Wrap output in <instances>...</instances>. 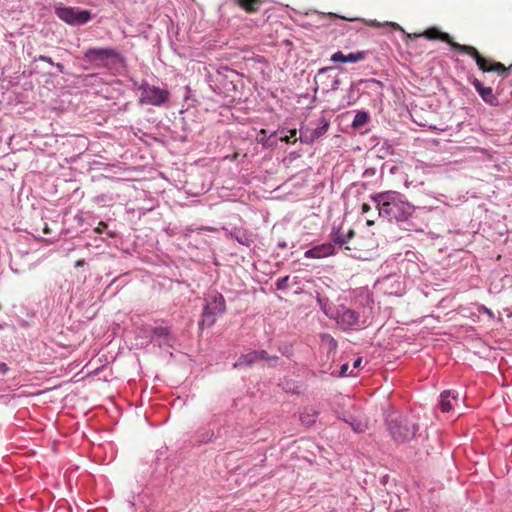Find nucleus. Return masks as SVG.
<instances>
[{
	"label": "nucleus",
	"instance_id": "obj_1",
	"mask_svg": "<svg viewBox=\"0 0 512 512\" xmlns=\"http://www.w3.org/2000/svg\"><path fill=\"white\" fill-rule=\"evenodd\" d=\"M419 37H424L428 40H440L448 43L452 49L456 50L459 53L469 55L474 58L477 66L483 72H497L500 76L506 77L508 72L512 69V64L509 67H506L504 64L500 62H493L489 59L483 57L478 50L469 45H462L453 40V38L446 32H442L437 27H431L426 29L422 33H413L407 34V38L409 39H417Z\"/></svg>",
	"mask_w": 512,
	"mask_h": 512
},
{
	"label": "nucleus",
	"instance_id": "obj_2",
	"mask_svg": "<svg viewBox=\"0 0 512 512\" xmlns=\"http://www.w3.org/2000/svg\"><path fill=\"white\" fill-rule=\"evenodd\" d=\"M401 197V194L396 191L379 193L378 204L374 208L379 206L381 216H386L390 220H405L409 214L410 207Z\"/></svg>",
	"mask_w": 512,
	"mask_h": 512
},
{
	"label": "nucleus",
	"instance_id": "obj_3",
	"mask_svg": "<svg viewBox=\"0 0 512 512\" xmlns=\"http://www.w3.org/2000/svg\"><path fill=\"white\" fill-rule=\"evenodd\" d=\"M204 302L205 304L199 326L209 328L215 324L219 316L225 313L226 302L224 296L215 290L209 291L205 295Z\"/></svg>",
	"mask_w": 512,
	"mask_h": 512
},
{
	"label": "nucleus",
	"instance_id": "obj_4",
	"mask_svg": "<svg viewBox=\"0 0 512 512\" xmlns=\"http://www.w3.org/2000/svg\"><path fill=\"white\" fill-rule=\"evenodd\" d=\"M83 59L97 68H112L123 62V57L119 51L110 47L88 48Z\"/></svg>",
	"mask_w": 512,
	"mask_h": 512
},
{
	"label": "nucleus",
	"instance_id": "obj_5",
	"mask_svg": "<svg viewBox=\"0 0 512 512\" xmlns=\"http://www.w3.org/2000/svg\"><path fill=\"white\" fill-rule=\"evenodd\" d=\"M388 427L393 439L398 442L409 441L418 430L415 424L410 423L408 419L401 415L390 416Z\"/></svg>",
	"mask_w": 512,
	"mask_h": 512
},
{
	"label": "nucleus",
	"instance_id": "obj_6",
	"mask_svg": "<svg viewBox=\"0 0 512 512\" xmlns=\"http://www.w3.org/2000/svg\"><path fill=\"white\" fill-rule=\"evenodd\" d=\"M140 91L139 102L145 105L161 106L165 104L170 97V93L166 89L150 85L143 82L139 87Z\"/></svg>",
	"mask_w": 512,
	"mask_h": 512
},
{
	"label": "nucleus",
	"instance_id": "obj_7",
	"mask_svg": "<svg viewBox=\"0 0 512 512\" xmlns=\"http://www.w3.org/2000/svg\"><path fill=\"white\" fill-rule=\"evenodd\" d=\"M55 13L58 18L70 25H83L91 19L89 11L78 8L58 7Z\"/></svg>",
	"mask_w": 512,
	"mask_h": 512
},
{
	"label": "nucleus",
	"instance_id": "obj_8",
	"mask_svg": "<svg viewBox=\"0 0 512 512\" xmlns=\"http://www.w3.org/2000/svg\"><path fill=\"white\" fill-rule=\"evenodd\" d=\"M330 126L329 121L321 117L316 127L305 126L300 128L299 140L305 144H311L321 136H323Z\"/></svg>",
	"mask_w": 512,
	"mask_h": 512
},
{
	"label": "nucleus",
	"instance_id": "obj_9",
	"mask_svg": "<svg viewBox=\"0 0 512 512\" xmlns=\"http://www.w3.org/2000/svg\"><path fill=\"white\" fill-rule=\"evenodd\" d=\"M378 204V194L371 197L370 202H364L361 205V215L359 221H364L367 226L374 224V219L380 214V207L374 208Z\"/></svg>",
	"mask_w": 512,
	"mask_h": 512
},
{
	"label": "nucleus",
	"instance_id": "obj_10",
	"mask_svg": "<svg viewBox=\"0 0 512 512\" xmlns=\"http://www.w3.org/2000/svg\"><path fill=\"white\" fill-rule=\"evenodd\" d=\"M335 253V248L332 243H322L319 245H315L312 248L306 250L304 252L305 258H313V259H322L333 255Z\"/></svg>",
	"mask_w": 512,
	"mask_h": 512
},
{
	"label": "nucleus",
	"instance_id": "obj_11",
	"mask_svg": "<svg viewBox=\"0 0 512 512\" xmlns=\"http://www.w3.org/2000/svg\"><path fill=\"white\" fill-rule=\"evenodd\" d=\"M471 83L485 103H487L490 106H498L499 101L497 97L493 94V90L491 87H485L482 84V82L477 78H474Z\"/></svg>",
	"mask_w": 512,
	"mask_h": 512
},
{
	"label": "nucleus",
	"instance_id": "obj_12",
	"mask_svg": "<svg viewBox=\"0 0 512 512\" xmlns=\"http://www.w3.org/2000/svg\"><path fill=\"white\" fill-rule=\"evenodd\" d=\"M459 394L451 390H445L440 394V409L449 412L459 402Z\"/></svg>",
	"mask_w": 512,
	"mask_h": 512
},
{
	"label": "nucleus",
	"instance_id": "obj_13",
	"mask_svg": "<svg viewBox=\"0 0 512 512\" xmlns=\"http://www.w3.org/2000/svg\"><path fill=\"white\" fill-rule=\"evenodd\" d=\"M259 362L257 359L256 351H250L247 354L241 355L234 363V368L250 367Z\"/></svg>",
	"mask_w": 512,
	"mask_h": 512
},
{
	"label": "nucleus",
	"instance_id": "obj_14",
	"mask_svg": "<svg viewBox=\"0 0 512 512\" xmlns=\"http://www.w3.org/2000/svg\"><path fill=\"white\" fill-rule=\"evenodd\" d=\"M318 412L313 408H304L300 414V421L305 426H311L316 422Z\"/></svg>",
	"mask_w": 512,
	"mask_h": 512
},
{
	"label": "nucleus",
	"instance_id": "obj_15",
	"mask_svg": "<svg viewBox=\"0 0 512 512\" xmlns=\"http://www.w3.org/2000/svg\"><path fill=\"white\" fill-rule=\"evenodd\" d=\"M238 4L247 12H256L259 10L262 0H237Z\"/></svg>",
	"mask_w": 512,
	"mask_h": 512
},
{
	"label": "nucleus",
	"instance_id": "obj_16",
	"mask_svg": "<svg viewBox=\"0 0 512 512\" xmlns=\"http://www.w3.org/2000/svg\"><path fill=\"white\" fill-rule=\"evenodd\" d=\"M235 239L242 245L250 246L253 242L251 235L246 233L245 231H236L234 233Z\"/></svg>",
	"mask_w": 512,
	"mask_h": 512
},
{
	"label": "nucleus",
	"instance_id": "obj_17",
	"mask_svg": "<svg viewBox=\"0 0 512 512\" xmlns=\"http://www.w3.org/2000/svg\"><path fill=\"white\" fill-rule=\"evenodd\" d=\"M258 361L266 360L270 362V366H273L278 361V356H270L265 350L256 351Z\"/></svg>",
	"mask_w": 512,
	"mask_h": 512
},
{
	"label": "nucleus",
	"instance_id": "obj_18",
	"mask_svg": "<svg viewBox=\"0 0 512 512\" xmlns=\"http://www.w3.org/2000/svg\"><path fill=\"white\" fill-rule=\"evenodd\" d=\"M369 120V115L365 111H359L354 116V128L365 124Z\"/></svg>",
	"mask_w": 512,
	"mask_h": 512
},
{
	"label": "nucleus",
	"instance_id": "obj_19",
	"mask_svg": "<svg viewBox=\"0 0 512 512\" xmlns=\"http://www.w3.org/2000/svg\"><path fill=\"white\" fill-rule=\"evenodd\" d=\"M352 237V229L348 230L347 234L345 237L339 235V233L337 232L334 236H333V242L337 245H339L340 247H342L344 244L348 243V240Z\"/></svg>",
	"mask_w": 512,
	"mask_h": 512
},
{
	"label": "nucleus",
	"instance_id": "obj_20",
	"mask_svg": "<svg viewBox=\"0 0 512 512\" xmlns=\"http://www.w3.org/2000/svg\"><path fill=\"white\" fill-rule=\"evenodd\" d=\"M331 60L333 62H352V53L344 55L342 52L338 51L331 56Z\"/></svg>",
	"mask_w": 512,
	"mask_h": 512
},
{
	"label": "nucleus",
	"instance_id": "obj_21",
	"mask_svg": "<svg viewBox=\"0 0 512 512\" xmlns=\"http://www.w3.org/2000/svg\"><path fill=\"white\" fill-rule=\"evenodd\" d=\"M351 319H352V312L347 311L344 314L343 319L341 321H338V324L341 325V327L344 330L350 329V326L352 325Z\"/></svg>",
	"mask_w": 512,
	"mask_h": 512
},
{
	"label": "nucleus",
	"instance_id": "obj_22",
	"mask_svg": "<svg viewBox=\"0 0 512 512\" xmlns=\"http://www.w3.org/2000/svg\"><path fill=\"white\" fill-rule=\"evenodd\" d=\"M266 130L265 129H262L259 134H258V142L261 143L264 147H268V146H271L268 141H269V138L266 137Z\"/></svg>",
	"mask_w": 512,
	"mask_h": 512
},
{
	"label": "nucleus",
	"instance_id": "obj_23",
	"mask_svg": "<svg viewBox=\"0 0 512 512\" xmlns=\"http://www.w3.org/2000/svg\"><path fill=\"white\" fill-rule=\"evenodd\" d=\"M289 280V276H284L282 278H279L277 281H276V287L277 289L279 290H284L287 288V282Z\"/></svg>",
	"mask_w": 512,
	"mask_h": 512
},
{
	"label": "nucleus",
	"instance_id": "obj_24",
	"mask_svg": "<svg viewBox=\"0 0 512 512\" xmlns=\"http://www.w3.org/2000/svg\"><path fill=\"white\" fill-rule=\"evenodd\" d=\"M35 61H44L50 65H54L52 58L45 56V55H40L38 58L35 59Z\"/></svg>",
	"mask_w": 512,
	"mask_h": 512
},
{
	"label": "nucleus",
	"instance_id": "obj_25",
	"mask_svg": "<svg viewBox=\"0 0 512 512\" xmlns=\"http://www.w3.org/2000/svg\"><path fill=\"white\" fill-rule=\"evenodd\" d=\"M155 334L159 336H166L168 334V329L165 327H157L155 328Z\"/></svg>",
	"mask_w": 512,
	"mask_h": 512
},
{
	"label": "nucleus",
	"instance_id": "obj_26",
	"mask_svg": "<svg viewBox=\"0 0 512 512\" xmlns=\"http://www.w3.org/2000/svg\"><path fill=\"white\" fill-rule=\"evenodd\" d=\"M214 433L212 431L206 432L200 439L201 442H209L211 441Z\"/></svg>",
	"mask_w": 512,
	"mask_h": 512
},
{
	"label": "nucleus",
	"instance_id": "obj_27",
	"mask_svg": "<svg viewBox=\"0 0 512 512\" xmlns=\"http://www.w3.org/2000/svg\"><path fill=\"white\" fill-rule=\"evenodd\" d=\"M9 371V367L6 363L0 362V375H6Z\"/></svg>",
	"mask_w": 512,
	"mask_h": 512
},
{
	"label": "nucleus",
	"instance_id": "obj_28",
	"mask_svg": "<svg viewBox=\"0 0 512 512\" xmlns=\"http://www.w3.org/2000/svg\"><path fill=\"white\" fill-rule=\"evenodd\" d=\"M348 369H349V364L348 363H344L341 366V369H340V372H339L338 376H340V377L345 376Z\"/></svg>",
	"mask_w": 512,
	"mask_h": 512
},
{
	"label": "nucleus",
	"instance_id": "obj_29",
	"mask_svg": "<svg viewBox=\"0 0 512 512\" xmlns=\"http://www.w3.org/2000/svg\"><path fill=\"white\" fill-rule=\"evenodd\" d=\"M106 227L107 225L104 222H100L98 226L95 228V231L97 233H102Z\"/></svg>",
	"mask_w": 512,
	"mask_h": 512
},
{
	"label": "nucleus",
	"instance_id": "obj_30",
	"mask_svg": "<svg viewBox=\"0 0 512 512\" xmlns=\"http://www.w3.org/2000/svg\"><path fill=\"white\" fill-rule=\"evenodd\" d=\"M364 58L363 52L354 53V62L362 60Z\"/></svg>",
	"mask_w": 512,
	"mask_h": 512
},
{
	"label": "nucleus",
	"instance_id": "obj_31",
	"mask_svg": "<svg viewBox=\"0 0 512 512\" xmlns=\"http://www.w3.org/2000/svg\"><path fill=\"white\" fill-rule=\"evenodd\" d=\"M53 66H55V67L58 69V71H59L60 73H63V72H64V65H63V64H61V63H56V64H55V63H54V65H53Z\"/></svg>",
	"mask_w": 512,
	"mask_h": 512
},
{
	"label": "nucleus",
	"instance_id": "obj_32",
	"mask_svg": "<svg viewBox=\"0 0 512 512\" xmlns=\"http://www.w3.org/2000/svg\"><path fill=\"white\" fill-rule=\"evenodd\" d=\"M362 363V358L358 357L356 360H354V368H358Z\"/></svg>",
	"mask_w": 512,
	"mask_h": 512
},
{
	"label": "nucleus",
	"instance_id": "obj_33",
	"mask_svg": "<svg viewBox=\"0 0 512 512\" xmlns=\"http://www.w3.org/2000/svg\"><path fill=\"white\" fill-rule=\"evenodd\" d=\"M366 426H355L354 425V428H353V431L355 432H363L365 430Z\"/></svg>",
	"mask_w": 512,
	"mask_h": 512
},
{
	"label": "nucleus",
	"instance_id": "obj_34",
	"mask_svg": "<svg viewBox=\"0 0 512 512\" xmlns=\"http://www.w3.org/2000/svg\"><path fill=\"white\" fill-rule=\"evenodd\" d=\"M51 232L49 226L45 223L44 224V227H43V233L44 234H49Z\"/></svg>",
	"mask_w": 512,
	"mask_h": 512
},
{
	"label": "nucleus",
	"instance_id": "obj_35",
	"mask_svg": "<svg viewBox=\"0 0 512 512\" xmlns=\"http://www.w3.org/2000/svg\"><path fill=\"white\" fill-rule=\"evenodd\" d=\"M281 141L283 142H286V143H290L291 142V138L289 136H283L280 138Z\"/></svg>",
	"mask_w": 512,
	"mask_h": 512
},
{
	"label": "nucleus",
	"instance_id": "obj_36",
	"mask_svg": "<svg viewBox=\"0 0 512 512\" xmlns=\"http://www.w3.org/2000/svg\"><path fill=\"white\" fill-rule=\"evenodd\" d=\"M296 134H297L296 129H292V130H290V135H289V137H290V138H295Z\"/></svg>",
	"mask_w": 512,
	"mask_h": 512
},
{
	"label": "nucleus",
	"instance_id": "obj_37",
	"mask_svg": "<svg viewBox=\"0 0 512 512\" xmlns=\"http://www.w3.org/2000/svg\"><path fill=\"white\" fill-rule=\"evenodd\" d=\"M365 173H366V174L371 173L372 175H374V174H375V170H374V169H372V170H366V172H365Z\"/></svg>",
	"mask_w": 512,
	"mask_h": 512
},
{
	"label": "nucleus",
	"instance_id": "obj_38",
	"mask_svg": "<svg viewBox=\"0 0 512 512\" xmlns=\"http://www.w3.org/2000/svg\"><path fill=\"white\" fill-rule=\"evenodd\" d=\"M279 247H281V248H285V247H286V243H285V242H283V243H279Z\"/></svg>",
	"mask_w": 512,
	"mask_h": 512
},
{
	"label": "nucleus",
	"instance_id": "obj_39",
	"mask_svg": "<svg viewBox=\"0 0 512 512\" xmlns=\"http://www.w3.org/2000/svg\"><path fill=\"white\" fill-rule=\"evenodd\" d=\"M277 132H273L270 137L275 136Z\"/></svg>",
	"mask_w": 512,
	"mask_h": 512
},
{
	"label": "nucleus",
	"instance_id": "obj_40",
	"mask_svg": "<svg viewBox=\"0 0 512 512\" xmlns=\"http://www.w3.org/2000/svg\"><path fill=\"white\" fill-rule=\"evenodd\" d=\"M76 266H81V262H80V261H78V262H77V264H76Z\"/></svg>",
	"mask_w": 512,
	"mask_h": 512
}]
</instances>
